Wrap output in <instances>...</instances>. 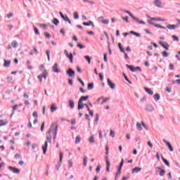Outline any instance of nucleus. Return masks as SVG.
<instances>
[{
	"label": "nucleus",
	"mask_w": 180,
	"mask_h": 180,
	"mask_svg": "<svg viewBox=\"0 0 180 180\" xmlns=\"http://www.w3.org/2000/svg\"><path fill=\"white\" fill-rule=\"evenodd\" d=\"M55 126L54 136H53V141H56V139L57 137V133L58 131V124L57 123H52L51 125V129L46 133V140L45 141L44 145L42 146L43 154H46L47 153V147H49V143H51V129Z\"/></svg>",
	"instance_id": "obj_1"
},
{
	"label": "nucleus",
	"mask_w": 180,
	"mask_h": 180,
	"mask_svg": "<svg viewBox=\"0 0 180 180\" xmlns=\"http://www.w3.org/2000/svg\"><path fill=\"white\" fill-rule=\"evenodd\" d=\"M88 99H89V96H82L80 97V98L79 99L78 103H77V110H81L84 109V107L86 106V105H88V104L82 103V102H84L85 101H88Z\"/></svg>",
	"instance_id": "obj_2"
},
{
	"label": "nucleus",
	"mask_w": 180,
	"mask_h": 180,
	"mask_svg": "<svg viewBox=\"0 0 180 180\" xmlns=\"http://www.w3.org/2000/svg\"><path fill=\"white\" fill-rule=\"evenodd\" d=\"M130 18L133 19L136 23H139V25H146V22L143 20H140V18L134 16L133 14H130Z\"/></svg>",
	"instance_id": "obj_3"
},
{
	"label": "nucleus",
	"mask_w": 180,
	"mask_h": 180,
	"mask_svg": "<svg viewBox=\"0 0 180 180\" xmlns=\"http://www.w3.org/2000/svg\"><path fill=\"white\" fill-rule=\"evenodd\" d=\"M61 162H63V152H60L59 153V161L56 165L57 171H58V169H60V168L61 167Z\"/></svg>",
	"instance_id": "obj_4"
},
{
	"label": "nucleus",
	"mask_w": 180,
	"mask_h": 180,
	"mask_svg": "<svg viewBox=\"0 0 180 180\" xmlns=\"http://www.w3.org/2000/svg\"><path fill=\"white\" fill-rule=\"evenodd\" d=\"M59 15H60V18L62 19H63V20H65V22H68L69 25H72L71 20H70V18H68V15H64V14L61 11L59 12Z\"/></svg>",
	"instance_id": "obj_5"
},
{
	"label": "nucleus",
	"mask_w": 180,
	"mask_h": 180,
	"mask_svg": "<svg viewBox=\"0 0 180 180\" xmlns=\"http://www.w3.org/2000/svg\"><path fill=\"white\" fill-rule=\"evenodd\" d=\"M66 74L68 75L70 78H72V77H75V71L72 68H69L66 70Z\"/></svg>",
	"instance_id": "obj_6"
},
{
	"label": "nucleus",
	"mask_w": 180,
	"mask_h": 180,
	"mask_svg": "<svg viewBox=\"0 0 180 180\" xmlns=\"http://www.w3.org/2000/svg\"><path fill=\"white\" fill-rule=\"evenodd\" d=\"M8 169L13 172V174H20V169L17 167L9 166Z\"/></svg>",
	"instance_id": "obj_7"
},
{
	"label": "nucleus",
	"mask_w": 180,
	"mask_h": 180,
	"mask_svg": "<svg viewBox=\"0 0 180 180\" xmlns=\"http://www.w3.org/2000/svg\"><path fill=\"white\" fill-rule=\"evenodd\" d=\"M109 156L105 155V163H106V172H109V169L110 168V162H109Z\"/></svg>",
	"instance_id": "obj_8"
},
{
	"label": "nucleus",
	"mask_w": 180,
	"mask_h": 180,
	"mask_svg": "<svg viewBox=\"0 0 180 180\" xmlns=\"http://www.w3.org/2000/svg\"><path fill=\"white\" fill-rule=\"evenodd\" d=\"M107 83L110 88H111V89H115V88H116V85L115 84V83H113L112 80H110V79H107Z\"/></svg>",
	"instance_id": "obj_9"
},
{
	"label": "nucleus",
	"mask_w": 180,
	"mask_h": 180,
	"mask_svg": "<svg viewBox=\"0 0 180 180\" xmlns=\"http://www.w3.org/2000/svg\"><path fill=\"white\" fill-rule=\"evenodd\" d=\"M159 44L163 47V49H165V50H169V45L167 42H162V41H159Z\"/></svg>",
	"instance_id": "obj_10"
},
{
	"label": "nucleus",
	"mask_w": 180,
	"mask_h": 180,
	"mask_svg": "<svg viewBox=\"0 0 180 180\" xmlns=\"http://www.w3.org/2000/svg\"><path fill=\"white\" fill-rule=\"evenodd\" d=\"M163 143H165V144L168 147L169 151H171V152L174 151V148H172V146L168 141L163 139Z\"/></svg>",
	"instance_id": "obj_11"
},
{
	"label": "nucleus",
	"mask_w": 180,
	"mask_h": 180,
	"mask_svg": "<svg viewBox=\"0 0 180 180\" xmlns=\"http://www.w3.org/2000/svg\"><path fill=\"white\" fill-rule=\"evenodd\" d=\"M52 71L53 72H60V69L58 68V63H55L54 65L52 68Z\"/></svg>",
	"instance_id": "obj_12"
},
{
	"label": "nucleus",
	"mask_w": 180,
	"mask_h": 180,
	"mask_svg": "<svg viewBox=\"0 0 180 180\" xmlns=\"http://www.w3.org/2000/svg\"><path fill=\"white\" fill-rule=\"evenodd\" d=\"M82 25L84 26H92V27H95V24H94V22L92 20H89L88 22H82Z\"/></svg>",
	"instance_id": "obj_13"
},
{
	"label": "nucleus",
	"mask_w": 180,
	"mask_h": 180,
	"mask_svg": "<svg viewBox=\"0 0 180 180\" xmlns=\"http://www.w3.org/2000/svg\"><path fill=\"white\" fill-rule=\"evenodd\" d=\"M141 172V167H135L132 171L131 174H139V172Z\"/></svg>",
	"instance_id": "obj_14"
},
{
	"label": "nucleus",
	"mask_w": 180,
	"mask_h": 180,
	"mask_svg": "<svg viewBox=\"0 0 180 180\" xmlns=\"http://www.w3.org/2000/svg\"><path fill=\"white\" fill-rule=\"evenodd\" d=\"M153 4L158 8H161V5H162V2H161V0H155L153 1Z\"/></svg>",
	"instance_id": "obj_15"
},
{
	"label": "nucleus",
	"mask_w": 180,
	"mask_h": 180,
	"mask_svg": "<svg viewBox=\"0 0 180 180\" xmlns=\"http://www.w3.org/2000/svg\"><path fill=\"white\" fill-rule=\"evenodd\" d=\"M146 110L147 112H153L154 106H153L152 105H146Z\"/></svg>",
	"instance_id": "obj_16"
},
{
	"label": "nucleus",
	"mask_w": 180,
	"mask_h": 180,
	"mask_svg": "<svg viewBox=\"0 0 180 180\" xmlns=\"http://www.w3.org/2000/svg\"><path fill=\"white\" fill-rule=\"evenodd\" d=\"M68 103H69V107L71 109H74V108H75V102H74V100H69Z\"/></svg>",
	"instance_id": "obj_17"
},
{
	"label": "nucleus",
	"mask_w": 180,
	"mask_h": 180,
	"mask_svg": "<svg viewBox=\"0 0 180 180\" xmlns=\"http://www.w3.org/2000/svg\"><path fill=\"white\" fill-rule=\"evenodd\" d=\"M156 169H159L160 172V176H164L165 175V170L164 169H161V167H156Z\"/></svg>",
	"instance_id": "obj_18"
},
{
	"label": "nucleus",
	"mask_w": 180,
	"mask_h": 180,
	"mask_svg": "<svg viewBox=\"0 0 180 180\" xmlns=\"http://www.w3.org/2000/svg\"><path fill=\"white\" fill-rule=\"evenodd\" d=\"M58 108H57V105H56L55 103L51 104V113H53V112H56Z\"/></svg>",
	"instance_id": "obj_19"
},
{
	"label": "nucleus",
	"mask_w": 180,
	"mask_h": 180,
	"mask_svg": "<svg viewBox=\"0 0 180 180\" xmlns=\"http://www.w3.org/2000/svg\"><path fill=\"white\" fill-rule=\"evenodd\" d=\"M4 67H6V68H9V65H11V60H7L6 59H4Z\"/></svg>",
	"instance_id": "obj_20"
},
{
	"label": "nucleus",
	"mask_w": 180,
	"mask_h": 180,
	"mask_svg": "<svg viewBox=\"0 0 180 180\" xmlns=\"http://www.w3.org/2000/svg\"><path fill=\"white\" fill-rule=\"evenodd\" d=\"M11 46L13 49H18L19 44H18L17 41H13L11 43Z\"/></svg>",
	"instance_id": "obj_21"
},
{
	"label": "nucleus",
	"mask_w": 180,
	"mask_h": 180,
	"mask_svg": "<svg viewBox=\"0 0 180 180\" xmlns=\"http://www.w3.org/2000/svg\"><path fill=\"white\" fill-rule=\"evenodd\" d=\"M129 33L130 34H134V36H136V37H141V34L139 32H136L134 31H130Z\"/></svg>",
	"instance_id": "obj_22"
},
{
	"label": "nucleus",
	"mask_w": 180,
	"mask_h": 180,
	"mask_svg": "<svg viewBox=\"0 0 180 180\" xmlns=\"http://www.w3.org/2000/svg\"><path fill=\"white\" fill-rule=\"evenodd\" d=\"M144 90L146 91V92H147V94H148L149 95H153L154 94L153 91H151V89L148 88V87H144Z\"/></svg>",
	"instance_id": "obj_23"
},
{
	"label": "nucleus",
	"mask_w": 180,
	"mask_h": 180,
	"mask_svg": "<svg viewBox=\"0 0 180 180\" xmlns=\"http://www.w3.org/2000/svg\"><path fill=\"white\" fill-rule=\"evenodd\" d=\"M126 67H127V68L130 70V71H131V72H134L135 69H134V65L127 64Z\"/></svg>",
	"instance_id": "obj_24"
},
{
	"label": "nucleus",
	"mask_w": 180,
	"mask_h": 180,
	"mask_svg": "<svg viewBox=\"0 0 180 180\" xmlns=\"http://www.w3.org/2000/svg\"><path fill=\"white\" fill-rule=\"evenodd\" d=\"M41 75H42V78H44V79H46L47 76L49 75V73L47 72V70L46 69L44 70Z\"/></svg>",
	"instance_id": "obj_25"
},
{
	"label": "nucleus",
	"mask_w": 180,
	"mask_h": 180,
	"mask_svg": "<svg viewBox=\"0 0 180 180\" xmlns=\"http://www.w3.org/2000/svg\"><path fill=\"white\" fill-rule=\"evenodd\" d=\"M86 108L90 116H91V117H94V111L91 110V108H89V106L88 105H86Z\"/></svg>",
	"instance_id": "obj_26"
},
{
	"label": "nucleus",
	"mask_w": 180,
	"mask_h": 180,
	"mask_svg": "<svg viewBox=\"0 0 180 180\" xmlns=\"http://www.w3.org/2000/svg\"><path fill=\"white\" fill-rule=\"evenodd\" d=\"M148 23H149V25H152V26H155V27H159V29L161 27V25H160V24H155L150 21L149 20H148Z\"/></svg>",
	"instance_id": "obj_27"
},
{
	"label": "nucleus",
	"mask_w": 180,
	"mask_h": 180,
	"mask_svg": "<svg viewBox=\"0 0 180 180\" xmlns=\"http://www.w3.org/2000/svg\"><path fill=\"white\" fill-rule=\"evenodd\" d=\"M122 75H123L125 81L129 82V84H130V85H131L133 84V82H131V81H130V79H128L127 76L126 75V74H124V72L122 73Z\"/></svg>",
	"instance_id": "obj_28"
},
{
	"label": "nucleus",
	"mask_w": 180,
	"mask_h": 180,
	"mask_svg": "<svg viewBox=\"0 0 180 180\" xmlns=\"http://www.w3.org/2000/svg\"><path fill=\"white\" fill-rule=\"evenodd\" d=\"M87 89L88 91H92L94 89V83H88Z\"/></svg>",
	"instance_id": "obj_29"
},
{
	"label": "nucleus",
	"mask_w": 180,
	"mask_h": 180,
	"mask_svg": "<svg viewBox=\"0 0 180 180\" xmlns=\"http://www.w3.org/2000/svg\"><path fill=\"white\" fill-rule=\"evenodd\" d=\"M153 98L155 101V102L160 101V99H161V96H160V94H155L154 96H153Z\"/></svg>",
	"instance_id": "obj_30"
},
{
	"label": "nucleus",
	"mask_w": 180,
	"mask_h": 180,
	"mask_svg": "<svg viewBox=\"0 0 180 180\" xmlns=\"http://www.w3.org/2000/svg\"><path fill=\"white\" fill-rule=\"evenodd\" d=\"M162 157V160L163 161V162L165 164V165H167V167H169V162H168V160L165 158H164V156L161 155Z\"/></svg>",
	"instance_id": "obj_31"
},
{
	"label": "nucleus",
	"mask_w": 180,
	"mask_h": 180,
	"mask_svg": "<svg viewBox=\"0 0 180 180\" xmlns=\"http://www.w3.org/2000/svg\"><path fill=\"white\" fill-rule=\"evenodd\" d=\"M52 23H53V25H55V26H58L60 21L58 20V19L54 18L52 21Z\"/></svg>",
	"instance_id": "obj_32"
},
{
	"label": "nucleus",
	"mask_w": 180,
	"mask_h": 180,
	"mask_svg": "<svg viewBox=\"0 0 180 180\" xmlns=\"http://www.w3.org/2000/svg\"><path fill=\"white\" fill-rule=\"evenodd\" d=\"M68 59L70 60V62L71 63V64L74 63V55L72 54V53H70Z\"/></svg>",
	"instance_id": "obj_33"
},
{
	"label": "nucleus",
	"mask_w": 180,
	"mask_h": 180,
	"mask_svg": "<svg viewBox=\"0 0 180 180\" xmlns=\"http://www.w3.org/2000/svg\"><path fill=\"white\" fill-rule=\"evenodd\" d=\"M85 60H87L88 64H91V60H92V58L88 55L84 56Z\"/></svg>",
	"instance_id": "obj_34"
},
{
	"label": "nucleus",
	"mask_w": 180,
	"mask_h": 180,
	"mask_svg": "<svg viewBox=\"0 0 180 180\" xmlns=\"http://www.w3.org/2000/svg\"><path fill=\"white\" fill-rule=\"evenodd\" d=\"M167 28L169 30H174V29H175V25L169 24L167 25Z\"/></svg>",
	"instance_id": "obj_35"
},
{
	"label": "nucleus",
	"mask_w": 180,
	"mask_h": 180,
	"mask_svg": "<svg viewBox=\"0 0 180 180\" xmlns=\"http://www.w3.org/2000/svg\"><path fill=\"white\" fill-rule=\"evenodd\" d=\"M162 57H169V53H168V52L167 51H163L162 52Z\"/></svg>",
	"instance_id": "obj_36"
},
{
	"label": "nucleus",
	"mask_w": 180,
	"mask_h": 180,
	"mask_svg": "<svg viewBox=\"0 0 180 180\" xmlns=\"http://www.w3.org/2000/svg\"><path fill=\"white\" fill-rule=\"evenodd\" d=\"M87 161H88V158L86 156H84V158H83V165L84 167H86Z\"/></svg>",
	"instance_id": "obj_37"
},
{
	"label": "nucleus",
	"mask_w": 180,
	"mask_h": 180,
	"mask_svg": "<svg viewBox=\"0 0 180 180\" xmlns=\"http://www.w3.org/2000/svg\"><path fill=\"white\" fill-rule=\"evenodd\" d=\"M136 129L139 130V131H141V130H143V127H141V124H140V122L136 123Z\"/></svg>",
	"instance_id": "obj_38"
},
{
	"label": "nucleus",
	"mask_w": 180,
	"mask_h": 180,
	"mask_svg": "<svg viewBox=\"0 0 180 180\" xmlns=\"http://www.w3.org/2000/svg\"><path fill=\"white\" fill-rule=\"evenodd\" d=\"M118 47L121 51V53H124V49L123 48V46H122L121 43H118Z\"/></svg>",
	"instance_id": "obj_39"
},
{
	"label": "nucleus",
	"mask_w": 180,
	"mask_h": 180,
	"mask_svg": "<svg viewBox=\"0 0 180 180\" xmlns=\"http://www.w3.org/2000/svg\"><path fill=\"white\" fill-rule=\"evenodd\" d=\"M79 143H81V137L77 136L75 139V143L79 144Z\"/></svg>",
	"instance_id": "obj_40"
},
{
	"label": "nucleus",
	"mask_w": 180,
	"mask_h": 180,
	"mask_svg": "<svg viewBox=\"0 0 180 180\" xmlns=\"http://www.w3.org/2000/svg\"><path fill=\"white\" fill-rule=\"evenodd\" d=\"M120 174H122V169L118 167L117 172L115 174V178H117V176H119V175H120Z\"/></svg>",
	"instance_id": "obj_41"
},
{
	"label": "nucleus",
	"mask_w": 180,
	"mask_h": 180,
	"mask_svg": "<svg viewBox=\"0 0 180 180\" xmlns=\"http://www.w3.org/2000/svg\"><path fill=\"white\" fill-rule=\"evenodd\" d=\"M120 174H122V169L118 167L117 172L115 174V178H117V176H119V175H120Z\"/></svg>",
	"instance_id": "obj_42"
},
{
	"label": "nucleus",
	"mask_w": 180,
	"mask_h": 180,
	"mask_svg": "<svg viewBox=\"0 0 180 180\" xmlns=\"http://www.w3.org/2000/svg\"><path fill=\"white\" fill-rule=\"evenodd\" d=\"M121 18L122 19V20H124V22H126L127 23H130V21H129V17H127V16H126V17L122 16Z\"/></svg>",
	"instance_id": "obj_43"
},
{
	"label": "nucleus",
	"mask_w": 180,
	"mask_h": 180,
	"mask_svg": "<svg viewBox=\"0 0 180 180\" xmlns=\"http://www.w3.org/2000/svg\"><path fill=\"white\" fill-rule=\"evenodd\" d=\"M77 81L81 84L82 86H85V83H84V81L79 78V77H77Z\"/></svg>",
	"instance_id": "obj_44"
},
{
	"label": "nucleus",
	"mask_w": 180,
	"mask_h": 180,
	"mask_svg": "<svg viewBox=\"0 0 180 180\" xmlns=\"http://www.w3.org/2000/svg\"><path fill=\"white\" fill-rule=\"evenodd\" d=\"M172 39H173L174 41H179V38L176 35H172Z\"/></svg>",
	"instance_id": "obj_45"
},
{
	"label": "nucleus",
	"mask_w": 180,
	"mask_h": 180,
	"mask_svg": "<svg viewBox=\"0 0 180 180\" xmlns=\"http://www.w3.org/2000/svg\"><path fill=\"white\" fill-rule=\"evenodd\" d=\"M0 123H2L0 124V127H2V126H6V124H8V121L6 122H4L3 120H0Z\"/></svg>",
	"instance_id": "obj_46"
},
{
	"label": "nucleus",
	"mask_w": 180,
	"mask_h": 180,
	"mask_svg": "<svg viewBox=\"0 0 180 180\" xmlns=\"http://www.w3.org/2000/svg\"><path fill=\"white\" fill-rule=\"evenodd\" d=\"M46 54L47 56L48 61H50V50L47 49L46 51Z\"/></svg>",
	"instance_id": "obj_47"
},
{
	"label": "nucleus",
	"mask_w": 180,
	"mask_h": 180,
	"mask_svg": "<svg viewBox=\"0 0 180 180\" xmlns=\"http://www.w3.org/2000/svg\"><path fill=\"white\" fill-rule=\"evenodd\" d=\"M73 17H74V19H79V15H78L77 12L73 13Z\"/></svg>",
	"instance_id": "obj_48"
},
{
	"label": "nucleus",
	"mask_w": 180,
	"mask_h": 180,
	"mask_svg": "<svg viewBox=\"0 0 180 180\" xmlns=\"http://www.w3.org/2000/svg\"><path fill=\"white\" fill-rule=\"evenodd\" d=\"M89 141V143H95V138H94V136H90Z\"/></svg>",
	"instance_id": "obj_49"
},
{
	"label": "nucleus",
	"mask_w": 180,
	"mask_h": 180,
	"mask_svg": "<svg viewBox=\"0 0 180 180\" xmlns=\"http://www.w3.org/2000/svg\"><path fill=\"white\" fill-rule=\"evenodd\" d=\"M101 168H102V167L101 166V165H98L96 169V172H97V174H99V172H101Z\"/></svg>",
	"instance_id": "obj_50"
},
{
	"label": "nucleus",
	"mask_w": 180,
	"mask_h": 180,
	"mask_svg": "<svg viewBox=\"0 0 180 180\" xmlns=\"http://www.w3.org/2000/svg\"><path fill=\"white\" fill-rule=\"evenodd\" d=\"M101 23L103 25H109V20H101Z\"/></svg>",
	"instance_id": "obj_51"
},
{
	"label": "nucleus",
	"mask_w": 180,
	"mask_h": 180,
	"mask_svg": "<svg viewBox=\"0 0 180 180\" xmlns=\"http://www.w3.org/2000/svg\"><path fill=\"white\" fill-rule=\"evenodd\" d=\"M124 164V160L122 159L118 168L122 169L123 167Z\"/></svg>",
	"instance_id": "obj_52"
},
{
	"label": "nucleus",
	"mask_w": 180,
	"mask_h": 180,
	"mask_svg": "<svg viewBox=\"0 0 180 180\" xmlns=\"http://www.w3.org/2000/svg\"><path fill=\"white\" fill-rule=\"evenodd\" d=\"M37 78H38L40 84H41L43 82V76L41 75H38Z\"/></svg>",
	"instance_id": "obj_53"
},
{
	"label": "nucleus",
	"mask_w": 180,
	"mask_h": 180,
	"mask_svg": "<svg viewBox=\"0 0 180 180\" xmlns=\"http://www.w3.org/2000/svg\"><path fill=\"white\" fill-rule=\"evenodd\" d=\"M34 32L35 34H40V32H39V29H37V27H34Z\"/></svg>",
	"instance_id": "obj_54"
},
{
	"label": "nucleus",
	"mask_w": 180,
	"mask_h": 180,
	"mask_svg": "<svg viewBox=\"0 0 180 180\" xmlns=\"http://www.w3.org/2000/svg\"><path fill=\"white\" fill-rule=\"evenodd\" d=\"M44 36L46 39H50V37H51V35H50V34L46 32H44Z\"/></svg>",
	"instance_id": "obj_55"
},
{
	"label": "nucleus",
	"mask_w": 180,
	"mask_h": 180,
	"mask_svg": "<svg viewBox=\"0 0 180 180\" xmlns=\"http://www.w3.org/2000/svg\"><path fill=\"white\" fill-rule=\"evenodd\" d=\"M96 124H98V122H99V115L96 114V119H95Z\"/></svg>",
	"instance_id": "obj_56"
},
{
	"label": "nucleus",
	"mask_w": 180,
	"mask_h": 180,
	"mask_svg": "<svg viewBox=\"0 0 180 180\" xmlns=\"http://www.w3.org/2000/svg\"><path fill=\"white\" fill-rule=\"evenodd\" d=\"M105 155H109V146H105Z\"/></svg>",
	"instance_id": "obj_57"
},
{
	"label": "nucleus",
	"mask_w": 180,
	"mask_h": 180,
	"mask_svg": "<svg viewBox=\"0 0 180 180\" xmlns=\"http://www.w3.org/2000/svg\"><path fill=\"white\" fill-rule=\"evenodd\" d=\"M64 54L66 56V57H67L68 58H69V57H70V53H68V51H67V49H65V51H64Z\"/></svg>",
	"instance_id": "obj_58"
},
{
	"label": "nucleus",
	"mask_w": 180,
	"mask_h": 180,
	"mask_svg": "<svg viewBox=\"0 0 180 180\" xmlns=\"http://www.w3.org/2000/svg\"><path fill=\"white\" fill-rule=\"evenodd\" d=\"M77 47H79V49H85V46H84L79 43L77 44Z\"/></svg>",
	"instance_id": "obj_59"
},
{
	"label": "nucleus",
	"mask_w": 180,
	"mask_h": 180,
	"mask_svg": "<svg viewBox=\"0 0 180 180\" xmlns=\"http://www.w3.org/2000/svg\"><path fill=\"white\" fill-rule=\"evenodd\" d=\"M32 116L33 117H38L39 114L37 112V111H34V112L32 113Z\"/></svg>",
	"instance_id": "obj_60"
},
{
	"label": "nucleus",
	"mask_w": 180,
	"mask_h": 180,
	"mask_svg": "<svg viewBox=\"0 0 180 180\" xmlns=\"http://www.w3.org/2000/svg\"><path fill=\"white\" fill-rule=\"evenodd\" d=\"M84 116H85L86 120H88L89 122L91 120V117H89V115L85 114Z\"/></svg>",
	"instance_id": "obj_61"
},
{
	"label": "nucleus",
	"mask_w": 180,
	"mask_h": 180,
	"mask_svg": "<svg viewBox=\"0 0 180 180\" xmlns=\"http://www.w3.org/2000/svg\"><path fill=\"white\" fill-rule=\"evenodd\" d=\"M110 136H111L112 137H115V131H113V130L112 129H110Z\"/></svg>",
	"instance_id": "obj_62"
},
{
	"label": "nucleus",
	"mask_w": 180,
	"mask_h": 180,
	"mask_svg": "<svg viewBox=\"0 0 180 180\" xmlns=\"http://www.w3.org/2000/svg\"><path fill=\"white\" fill-rule=\"evenodd\" d=\"M68 84H69V85H71V86H72V85H73L72 79H68Z\"/></svg>",
	"instance_id": "obj_63"
},
{
	"label": "nucleus",
	"mask_w": 180,
	"mask_h": 180,
	"mask_svg": "<svg viewBox=\"0 0 180 180\" xmlns=\"http://www.w3.org/2000/svg\"><path fill=\"white\" fill-rule=\"evenodd\" d=\"M169 70H174V65L173 64H170L169 65Z\"/></svg>",
	"instance_id": "obj_64"
}]
</instances>
